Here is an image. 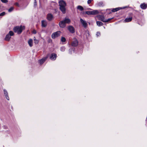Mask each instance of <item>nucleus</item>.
<instances>
[{"instance_id": "35", "label": "nucleus", "mask_w": 147, "mask_h": 147, "mask_svg": "<svg viewBox=\"0 0 147 147\" xmlns=\"http://www.w3.org/2000/svg\"><path fill=\"white\" fill-rule=\"evenodd\" d=\"M96 35L97 36H98L100 35V33L99 32H97Z\"/></svg>"}, {"instance_id": "38", "label": "nucleus", "mask_w": 147, "mask_h": 147, "mask_svg": "<svg viewBox=\"0 0 147 147\" xmlns=\"http://www.w3.org/2000/svg\"><path fill=\"white\" fill-rule=\"evenodd\" d=\"M129 14L131 15H133V14L132 13H129Z\"/></svg>"}, {"instance_id": "20", "label": "nucleus", "mask_w": 147, "mask_h": 147, "mask_svg": "<svg viewBox=\"0 0 147 147\" xmlns=\"http://www.w3.org/2000/svg\"><path fill=\"white\" fill-rule=\"evenodd\" d=\"M96 23L97 25L98 26H100L103 25V23L100 21H97Z\"/></svg>"}, {"instance_id": "11", "label": "nucleus", "mask_w": 147, "mask_h": 147, "mask_svg": "<svg viewBox=\"0 0 147 147\" xmlns=\"http://www.w3.org/2000/svg\"><path fill=\"white\" fill-rule=\"evenodd\" d=\"M53 16L51 13H48L47 16V18L49 21L52 20L53 18Z\"/></svg>"}, {"instance_id": "25", "label": "nucleus", "mask_w": 147, "mask_h": 147, "mask_svg": "<svg viewBox=\"0 0 147 147\" xmlns=\"http://www.w3.org/2000/svg\"><path fill=\"white\" fill-rule=\"evenodd\" d=\"M37 6V2L36 0H34V8H36Z\"/></svg>"}, {"instance_id": "3", "label": "nucleus", "mask_w": 147, "mask_h": 147, "mask_svg": "<svg viewBox=\"0 0 147 147\" xmlns=\"http://www.w3.org/2000/svg\"><path fill=\"white\" fill-rule=\"evenodd\" d=\"M86 13L88 15H95L98 14L99 12L97 10H94L93 11H86Z\"/></svg>"}, {"instance_id": "37", "label": "nucleus", "mask_w": 147, "mask_h": 147, "mask_svg": "<svg viewBox=\"0 0 147 147\" xmlns=\"http://www.w3.org/2000/svg\"><path fill=\"white\" fill-rule=\"evenodd\" d=\"M34 40L35 41V43H38V40H36V39H34Z\"/></svg>"}, {"instance_id": "16", "label": "nucleus", "mask_w": 147, "mask_h": 147, "mask_svg": "<svg viewBox=\"0 0 147 147\" xmlns=\"http://www.w3.org/2000/svg\"><path fill=\"white\" fill-rule=\"evenodd\" d=\"M132 19V17L128 18H127L125 19L124 21L126 22H129L131 21Z\"/></svg>"}, {"instance_id": "33", "label": "nucleus", "mask_w": 147, "mask_h": 147, "mask_svg": "<svg viewBox=\"0 0 147 147\" xmlns=\"http://www.w3.org/2000/svg\"><path fill=\"white\" fill-rule=\"evenodd\" d=\"M93 0H88L87 1V3L88 4H90L91 3V2L93 1Z\"/></svg>"}, {"instance_id": "1", "label": "nucleus", "mask_w": 147, "mask_h": 147, "mask_svg": "<svg viewBox=\"0 0 147 147\" xmlns=\"http://www.w3.org/2000/svg\"><path fill=\"white\" fill-rule=\"evenodd\" d=\"M59 9L63 14L66 13L65 7L66 6V3L65 1L63 0L60 1L59 2Z\"/></svg>"}, {"instance_id": "27", "label": "nucleus", "mask_w": 147, "mask_h": 147, "mask_svg": "<svg viewBox=\"0 0 147 147\" xmlns=\"http://www.w3.org/2000/svg\"><path fill=\"white\" fill-rule=\"evenodd\" d=\"M103 4V3L102 2H100L98 3V5L99 6H102Z\"/></svg>"}, {"instance_id": "9", "label": "nucleus", "mask_w": 147, "mask_h": 147, "mask_svg": "<svg viewBox=\"0 0 147 147\" xmlns=\"http://www.w3.org/2000/svg\"><path fill=\"white\" fill-rule=\"evenodd\" d=\"M80 21L82 25L85 28H86L88 25V24L87 23H86V22L83 20L82 19L80 18Z\"/></svg>"}, {"instance_id": "13", "label": "nucleus", "mask_w": 147, "mask_h": 147, "mask_svg": "<svg viewBox=\"0 0 147 147\" xmlns=\"http://www.w3.org/2000/svg\"><path fill=\"white\" fill-rule=\"evenodd\" d=\"M125 7H117L115 8H113L112 9L111 11L113 12H114L119 10L120 9H124Z\"/></svg>"}, {"instance_id": "17", "label": "nucleus", "mask_w": 147, "mask_h": 147, "mask_svg": "<svg viewBox=\"0 0 147 147\" xmlns=\"http://www.w3.org/2000/svg\"><path fill=\"white\" fill-rule=\"evenodd\" d=\"M63 21L65 22V24H69L71 22L70 20L69 19L67 18H65Z\"/></svg>"}, {"instance_id": "12", "label": "nucleus", "mask_w": 147, "mask_h": 147, "mask_svg": "<svg viewBox=\"0 0 147 147\" xmlns=\"http://www.w3.org/2000/svg\"><path fill=\"white\" fill-rule=\"evenodd\" d=\"M59 25L60 28H64L65 26V23L64 22L63 20L59 22Z\"/></svg>"}, {"instance_id": "28", "label": "nucleus", "mask_w": 147, "mask_h": 147, "mask_svg": "<svg viewBox=\"0 0 147 147\" xmlns=\"http://www.w3.org/2000/svg\"><path fill=\"white\" fill-rule=\"evenodd\" d=\"M1 1L4 3H7L8 2L7 0H1Z\"/></svg>"}, {"instance_id": "19", "label": "nucleus", "mask_w": 147, "mask_h": 147, "mask_svg": "<svg viewBox=\"0 0 147 147\" xmlns=\"http://www.w3.org/2000/svg\"><path fill=\"white\" fill-rule=\"evenodd\" d=\"M32 40L30 39L28 41V44L30 47H32L33 46Z\"/></svg>"}, {"instance_id": "31", "label": "nucleus", "mask_w": 147, "mask_h": 147, "mask_svg": "<svg viewBox=\"0 0 147 147\" xmlns=\"http://www.w3.org/2000/svg\"><path fill=\"white\" fill-rule=\"evenodd\" d=\"M3 91H4V93L5 95H7V94H8V93H7V90H6L4 89L3 90Z\"/></svg>"}, {"instance_id": "22", "label": "nucleus", "mask_w": 147, "mask_h": 147, "mask_svg": "<svg viewBox=\"0 0 147 147\" xmlns=\"http://www.w3.org/2000/svg\"><path fill=\"white\" fill-rule=\"evenodd\" d=\"M65 48L64 46H62L61 47L60 50V51L62 52H64L65 51Z\"/></svg>"}, {"instance_id": "7", "label": "nucleus", "mask_w": 147, "mask_h": 147, "mask_svg": "<svg viewBox=\"0 0 147 147\" xmlns=\"http://www.w3.org/2000/svg\"><path fill=\"white\" fill-rule=\"evenodd\" d=\"M57 57V55L55 53H52L49 57L50 59L53 61L55 60Z\"/></svg>"}, {"instance_id": "15", "label": "nucleus", "mask_w": 147, "mask_h": 147, "mask_svg": "<svg viewBox=\"0 0 147 147\" xmlns=\"http://www.w3.org/2000/svg\"><path fill=\"white\" fill-rule=\"evenodd\" d=\"M42 26V27H45L47 26V22L44 20H42L41 21Z\"/></svg>"}, {"instance_id": "26", "label": "nucleus", "mask_w": 147, "mask_h": 147, "mask_svg": "<svg viewBox=\"0 0 147 147\" xmlns=\"http://www.w3.org/2000/svg\"><path fill=\"white\" fill-rule=\"evenodd\" d=\"M14 9L13 7H11L9 9L8 11L9 12H11Z\"/></svg>"}, {"instance_id": "30", "label": "nucleus", "mask_w": 147, "mask_h": 147, "mask_svg": "<svg viewBox=\"0 0 147 147\" xmlns=\"http://www.w3.org/2000/svg\"><path fill=\"white\" fill-rule=\"evenodd\" d=\"M47 42L49 43H52V40L51 39L49 38L47 40Z\"/></svg>"}, {"instance_id": "8", "label": "nucleus", "mask_w": 147, "mask_h": 147, "mask_svg": "<svg viewBox=\"0 0 147 147\" xmlns=\"http://www.w3.org/2000/svg\"><path fill=\"white\" fill-rule=\"evenodd\" d=\"M78 41L77 39H76L71 42V45L73 47H76L78 45Z\"/></svg>"}, {"instance_id": "2", "label": "nucleus", "mask_w": 147, "mask_h": 147, "mask_svg": "<svg viewBox=\"0 0 147 147\" xmlns=\"http://www.w3.org/2000/svg\"><path fill=\"white\" fill-rule=\"evenodd\" d=\"M25 28V27L24 26L21 25L20 26H15L13 28V30L15 32H17L18 34H20L22 33L23 30H24Z\"/></svg>"}, {"instance_id": "10", "label": "nucleus", "mask_w": 147, "mask_h": 147, "mask_svg": "<svg viewBox=\"0 0 147 147\" xmlns=\"http://www.w3.org/2000/svg\"><path fill=\"white\" fill-rule=\"evenodd\" d=\"M68 29L72 33H74L75 32L74 28L72 26H69L68 27Z\"/></svg>"}, {"instance_id": "32", "label": "nucleus", "mask_w": 147, "mask_h": 147, "mask_svg": "<svg viewBox=\"0 0 147 147\" xmlns=\"http://www.w3.org/2000/svg\"><path fill=\"white\" fill-rule=\"evenodd\" d=\"M5 97L6 98L7 100H9V97L8 96V94H7V95H5Z\"/></svg>"}, {"instance_id": "36", "label": "nucleus", "mask_w": 147, "mask_h": 147, "mask_svg": "<svg viewBox=\"0 0 147 147\" xmlns=\"http://www.w3.org/2000/svg\"><path fill=\"white\" fill-rule=\"evenodd\" d=\"M33 33L34 34H36V31L35 30H34L33 31Z\"/></svg>"}, {"instance_id": "24", "label": "nucleus", "mask_w": 147, "mask_h": 147, "mask_svg": "<svg viewBox=\"0 0 147 147\" xmlns=\"http://www.w3.org/2000/svg\"><path fill=\"white\" fill-rule=\"evenodd\" d=\"M8 34H9V35L10 36H13L14 34V33L12 31H9V33Z\"/></svg>"}, {"instance_id": "21", "label": "nucleus", "mask_w": 147, "mask_h": 147, "mask_svg": "<svg viewBox=\"0 0 147 147\" xmlns=\"http://www.w3.org/2000/svg\"><path fill=\"white\" fill-rule=\"evenodd\" d=\"M77 9L81 11H82L84 10L83 7L80 5H78V6Z\"/></svg>"}, {"instance_id": "6", "label": "nucleus", "mask_w": 147, "mask_h": 147, "mask_svg": "<svg viewBox=\"0 0 147 147\" xmlns=\"http://www.w3.org/2000/svg\"><path fill=\"white\" fill-rule=\"evenodd\" d=\"M49 54H48L46 57L38 60V62L40 65H42L47 59L49 57Z\"/></svg>"}, {"instance_id": "4", "label": "nucleus", "mask_w": 147, "mask_h": 147, "mask_svg": "<svg viewBox=\"0 0 147 147\" xmlns=\"http://www.w3.org/2000/svg\"><path fill=\"white\" fill-rule=\"evenodd\" d=\"M61 32L60 31H57L52 34L51 37L53 39H55L56 38L58 37L60 35Z\"/></svg>"}, {"instance_id": "34", "label": "nucleus", "mask_w": 147, "mask_h": 147, "mask_svg": "<svg viewBox=\"0 0 147 147\" xmlns=\"http://www.w3.org/2000/svg\"><path fill=\"white\" fill-rule=\"evenodd\" d=\"M14 5L16 6H17L18 7H19V4L18 3H17V2L16 3H15Z\"/></svg>"}, {"instance_id": "18", "label": "nucleus", "mask_w": 147, "mask_h": 147, "mask_svg": "<svg viewBox=\"0 0 147 147\" xmlns=\"http://www.w3.org/2000/svg\"><path fill=\"white\" fill-rule=\"evenodd\" d=\"M11 38V36L9 35V34H8L5 36V40L6 41H9L10 40Z\"/></svg>"}, {"instance_id": "29", "label": "nucleus", "mask_w": 147, "mask_h": 147, "mask_svg": "<svg viewBox=\"0 0 147 147\" xmlns=\"http://www.w3.org/2000/svg\"><path fill=\"white\" fill-rule=\"evenodd\" d=\"M5 12H3L0 13V16H3L5 15Z\"/></svg>"}, {"instance_id": "14", "label": "nucleus", "mask_w": 147, "mask_h": 147, "mask_svg": "<svg viewBox=\"0 0 147 147\" xmlns=\"http://www.w3.org/2000/svg\"><path fill=\"white\" fill-rule=\"evenodd\" d=\"M140 7L142 9H145L147 7V4L145 3H142L140 5Z\"/></svg>"}, {"instance_id": "5", "label": "nucleus", "mask_w": 147, "mask_h": 147, "mask_svg": "<svg viewBox=\"0 0 147 147\" xmlns=\"http://www.w3.org/2000/svg\"><path fill=\"white\" fill-rule=\"evenodd\" d=\"M112 18H109L107 20L105 19V17L103 16H100L99 18V20L104 22H107L110 21Z\"/></svg>"}, {"instance_id": "23", "label": "nucleus", "mask_w": 147, "mask_h": 147, "mask_svg": "<svg viewBox=\"0 0 147 147\" xmlns=\"http://www.w3.org/2000/svg\"><path fill=\"white\" fill-rule=\"evenodd\" d=\"M66 41V38L64 37H62L61 38V41L62 42H65Z\"/></svg>"}]
</instances>
